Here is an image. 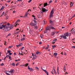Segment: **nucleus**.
Returning <instances> with one entry per match:
<instances>
[{"instance_id":"24","label":"nucleus","mask_w":75,"mask_h":75,"mask_svg":"<svg viewBox=\"0 0 75 75\" xmlns=\"http://www.w3.org/2000/svg\"><path fill=\"white\" fill-rule=\"evenodd\" d=\"M67 37V36H65V35H64V36H63V38H64V39H67V37Z\"/></svg>"},{"instance_id":"39","label":"nucleus","mask_w":75,"mask_h":75,"mask_svg":"<svg viewBox=\"0 0 75 75\" xmlns=\"http://www.w3.org/2000/svg\"><path fill=\"white\" fill-rule=\"evenodd\" d=\"M41 37L42 38H43V35H41Z\"/></svg>"},{"instance_id":"38","label":"nucleus","mask_w":75,"mask_h":75,"mask_svg":"<svg viewBox=\"0 0 75 75\" xmlns=\"http://www.w3.org/2000/svg\"><path fill=\"white\" fill-rule=\"evenodd\" d=\"M35 59V56H34L33 58L32 59V60H33L34 59Z\"/></svg>"},{"instance_id":"36","label":"nucleus","mask_w":75,"mask_h":75,"mask_svg":"<svg viewBox=\"0 0 75 75\" xmlns=\"http://www.w3.org/2000/svg\"><path fill=\"white\" fill-rule=\"evenodd\" d=\"M10 35H11V34L10 33H9L6 37H7L8 36H10Z\"/></svg>"},{"instance_id":"2","label":"nucleus","mask_w":75,"mask_h":75,"mask_svg":"<svg viewBox=\"0 0 75 75\" xmlns=\"http://www.w3.org/2000/svg\"><path fill=\"white\" fill-rule=\"evenodd\" d=\"M42 10L40 11V13H41L42 14H43V13H44V12L46 13L48 11V10L46 9L45 8H44L43 7H42Z\"/></svg>"},{"instance_id":"43","label":"nucleus","mask_w":75,"mask_h":75,"mask_svg":"<svg viewBox=\"0 0 75 75\" xmlns=\"http://www.w3.org/2000/svg\"><path fill=\"white\" fill-rule=\"evenodd\" d=\"M30 9H28V11L27 12H26V13H28L30 11Z\"/></svg>"},{"instance_id":"18","label":"nucleus","mask_w":75,"mask_h":75,"mask_svg":"<svg viewBox=\"0 0 75 75\" xmlns=\"http://www.w3.org/2000/svg\"><path fill=\"white\" fill-rule=\"evenodd\" d=\"M53 15V14H52L51 13L50 14V18H51V17H52V16H53V15Z\"/></svg>"},{"instance_id":"55","label":"nucleus","mask_w":75,"mask_h":75,"mask_svg":"<svg viewBox=\"0 0 75 75\" xmlns=\"http://www.w3.org/2000/svg\"><path fill=\"white\" fill-rule=\"evenodd\" d=\"M4 14V12H3L2 14V15H3Z\"/></svg>"},{"instance_id":"34","label":"nucleus","mask_w":75,"mask_h":75,"mask_svg":"<svg viewBox=\"0 0 75 75\" xmlns=\"http://www.w3.org/2000/svg\"><path fill=\"white\" fill-rule=\"evenodd\" d=\"M6 57V58H8V57H9V55L8 54L7 55V56Z\"/></svg>"},{"instance_id":"23","label":"nucleus","mask_w":75,"mask_h":75,"mask_svg":"<svg viewBox=\"0 0 75 75\" xmlns=\"http://www.w3.org/2000/svg\"><path fill=\"white\" fill-rule=\"evenodd\" d=\"M4 72L5 73H6V74L7 75H10V74L7 73V72H6V71H4Z\"/></svg>"},{"instance_id":"5","label":"nucleus","mask_w":75,"mask_h":75,"mask_svg":"<svg viewBox=\"0 0 75 75\" xmlns=\"http://www.w3.org/2000/svg\"><path fill=\"white\" fill-rule=\"evenodd\" d=\"M41 69L43 71H44L45 72V74H46L47 75H48V72H47V71H46V70H44L43 69V68H42V67H41Z\"/></svg>"},{"instance_id":"40","label":"nucleus","mask_w":75,"mask_h":75,"mask_svg":"<svg viewBox=\"0 0 75 75\" xmlns=\"http://www.w3.org/2000/svg\"><path fill=\"white\" fill-rule=\"evenodd\" d=\"M54 73L55 74V75H57V72L54 71Z\"/></svg>"},{"instance_id":"19","label":"nucleus","mask_w":75,"mask_h":75,"mask_svg":"<svg viewBox=\"0 0 75 75\" xmlns=\"http://www.w3.org/2000/svg\"><path fill=\"white\" fill-rule=\"evenodd\" d=\"M11 65L13 67H15V66H16V64H15L14 63H12L11 64Z\"/></svg>"},{"instance_id":"26","label":"nucleus","mask_w":75,"mask_h":75,"mask_svg":"<svg viewBox=\"0 0 75 75\" xmlns=\"http://www.w3.org/2000/svg\"><path fill=\"white\" fill-rule=\"evenodd\" d=\"M55 34V33L54 32H52V33H51V35L52 36L54 35Z\"/></svg>"},{"instance_id":"50","label":"nucleus","mask_w":75,"mask_h":75,"mask_svg":"<svg viewBox=\"0 0 75 75\" xmlns=\"http://www.w3.org/2000/svg\"><path fill=\"white\" fill-rule=\"evenodd\" d=\"M32 57H34L35 56V55H34V54L33 53H32Z\"/></svg>"},{"instance_id":"9","label":"nucleus","mask_w":75,"mask_h":75,"mask_svg":"<svg viewBox=\"0 0 75 75\" xmlns=\"http://www.w3.org/2000/svg\"><path fill=\"white\" fill-rule=\"evenodd\" d=\"M64 35L65 36V37H68L69 35L68 34V32H67L66 33H64Z\"/></svg>"},{"instance_id":"56","label":"nucleus","mask_w":75,"mask_h":75,"mask_svg":"<svg viewBox=\"0 0 75 75\" xmlns=\"http://www.w3.org/2000/svg\"><path fill=\"white\" fill-rule=\"evenodd\" d=\"M31 1H32V0H30L28 1V3H30V2H31Z\"/></svg>"},{"instance_id":"42","label":"nucleus","mask_w":75,"mask_h":75,"mask_svg":"<svg viewBox=\"0 0 75 75\" xmlns=\"http://www.w3.org/2000/svg\"><path fill=\"white\" fill-rule=\"evenodd\" d=\"M9 59H10V60L11 61V60H12V58L11 57H9Z\"/></svg>"},{"instance_id":"44","label":"nucleus","mask_w":75,"mask_h":75,"mask_svg":"<svg viewBox=\"0 0 75 75\" xmlns=\"http://www.w3.org/2000/svg\"><path fill=\"white\" fill-rule=\"evenodd\" d=\"M55 67L54 66L53 67V70H54V71H55Z\"/></svg>"},{"instance_id":"35","label":"nucleus","mask_w":75,"mask_h":75,"mask_svg":"<svg viewBox=\"0 0 75 75\" xmlns=\"http://www.w3.org/2000/svg\"><path fill=\"white\" fill-rule=\"evenodd\" d=\"M63 69H64V70H65V69H66L65 68V65L64 66Z\"/></svg>"},{"instance_id":"15","label":"nucleus","mask_w":75,"mask_h":75,"mask_svg":"<svg viewBox=\"0 0 75 75\" xmlns=\"http://www.w3.org/2000/svg\"><path fill=\"white\" fill-rule=\"evenodd\" d=\"M73 31V29H72L71 30V32H72V33H74L75 32V29H74L73 31Z\"/></svg>"},{"instance_id":"31","label":"nucleus","mask_w":75,"mask_h":75,"mask_svg":"<svg viewBox=\"0 0 75 75\" xmlns=\"http://www.w3.org/2000/svg\"><path fill=\"white\" fill-rule=\"evenodd\" d=\"M34 57H35V59H36L38 56H37V55L35 54V56Z\"/></svg>"},{"instance_id":"61","label":"nucleus","mask_w":75,"mask_h":75,"mask_svg":"<svg viewBox=\"0 0 75 75\" xmlns=\"http://www.w3.org/2000/svg\"><path fill=\"white\" fill-rule=\"evenodd\" d=\"M39 44H42V42H40L39 43Z\"/></svg>"},{"instance_id":"54","label":"nucleus","mask_w":75,"mask_h":75,"mask_svg":"<svg viewBox=\"0 0 75 75\" xmlns=\"http://www.w3.org/2000/svg\"><path fill=\"white\" fill-rule=\"evenodd\" d=\"M6 19H8V16H6Z\"/></svg>"},{"instance_id":"62","label":"nucleus","mask_w":75,"mask_h":75,"mask_svg":"<svg viewBox=\"0 0 75 75\" xmlns=\"http://www.w3.org/2000/svg\"><path fill=\"white\" fill-rule=\"evenodd\" d=\"M13 13H16V11H13Z\"/></svg>"},{"instance_id":"29","label":"nucleus","mask_w":75,"mask_h":75,"mask_svg":"<svg viewBox=\"0 0 75 75\" xmlns=\"http://www.w3.org/2000/svg\"><path fill=\"white\" fill-rule=\"evenodd\" d=\"M64 5H67V3H66L65 1H64Z\"/></svg>"},{"instance_id":"41","label":"nucleus","mask_w":75,"mask_h":75,"mask_svg":"<svg viewBox=\"0 0 75 75\" xmlns=\"http://www.w3.org/2000/svg\"><path fill=\"white\" fill-rule=\"evenodd\" d=\"M0 65H1V66H3V65H4V64H3V63H2L1 64H0Z\"/></svg>"},{"instance_id":"7","label":"nucleus","mask_w":75,"mask_h":75,"mask_svg":"<svg viewBox=\"0 0 75 75\" xmlns=\"http://www.w3.org/2000/svg\"><path fill=\"white\" fill-rule=\"evenodd\" d=\"M50 27L49 26H47V28H46L45 29V31H46V32H48L47 31H49V30H50Z\"/></svg>"},{"instance_id":"46","label":"nucleus","mask_w":75,"mask_h":75,"mask_svg":"<svg viewBox=\"0 0 75 75\" xmlns=\"http://www.w3.org/2000/svg\"><path fill=\"white\" fill-rule=\"evenodd\" d=\"M49 48V47H46L45 49V50H47V49H48V48Z\"/></svg>"},{"instance_id":"53","label":"nucleus","mask_w":75,"mask_h":75,"mask_svg":"<svg viewBox=\"0 0 75 75\" xmlns=\"http://www.w3.org/2000/svg\"><path fill=\"white\" fill-rule=\"evenodd\" d=\"M57 40V39H55L53 41H56Z\"/></svg>"},{"instance_id":"10","label":"nucleus","mask_w":75,"mask_h":75,"mask_svg":"<svg viewBox=\"0 0 75 75\" xmlns=\"http://www.w3.org/2000/svg\"><path fill=\"white\" fill-rule=\"evenodd\" d=\"M22 45H23V44L21 43L18 45H16V47H21V46H22Z\"/></svg>"},{"instance_id":"27","label":"nucleus","mask_w":75,"mask_h":75,"mask_svg":"<svg viewBox=\"0 0 75 75\" xmlns=\"http://www.w3.org/2000/svg\"><path fill=\"white\" fill-rule=\"evenodd\" d=\"M28 63H26L25 64V67H27V66H28Z\"/></svg>"},{"instance_id":"32","label":"nucleus","mask_w":75,"mask_h":75,"mask_svg":"<svg viewBox=\"0 0 75 75\" xmlns=\"http://www.w3.org/2000/svg\"><path fill=\"white\" fill-rule=\"evenodd\" d=\"M38 16V18H41V16H40V15H39Z\"/></svg>"},{"instance_id":"12","label":"nucleus","mask_w":75,"mask_h":75,"mask_svg":"<svg viewBox=\"0 0 75 75\" xmlns=\"http://www.w3.org/2000/svg\"><path fill=\"white\" fill-rule=\"evenodd\" d=\"M48 5V4H47V3H45L44 4V7H45L46 6H47V5Z\"/></svg>"},{"instance_id":"21","label":"nucleus","mask_w":75,"mask_h":75,"mask_svg":"<svg viewBox=\"0 0 75 75\" xmlns=\"http://www.w3.org/2000/svg\"><path fill=\"white\" fill-rule=\"evenodd\" d=\"M70 6V7H71V6H73V4H72V2H71V3Z\"/></svg>"},{"instance_id":"14","label":"nucleus","mask_w":75,"mask_h":75,"mask_svg":"<svg viewBox=\"0 0 75 75\" xmlns=\"http://www.w3.org/2000/svg\"><path fill=\"white\" fill-rule=\"evenodd\" d=\"M36 54L40 55V54H41V52H39L38 51H37L36 52Z\"/></svg>"},{"instance_id":"6","label":"nucleus","mask_w":75,"mask_h":75,"mask_svg":"<svg viewBox=\"0 0 75 75\" xmlns=\"http://www.w3.org/2000/svg\"><path fill=\"white\" fill-rule=\"evenodd\" d=\"M20 22V20L19 19L18 20L16 21V22L14 24V25L15 27H17V22Z\"/></svg>"},{"instance_id":"3","label":"nucleus","mask_w":75,"mask_h":75,"mask_svg":"<svg viewBox=\"0 0 75 75\" xmlns=\"http://www.w3.org/2000/svg\"><path fill=\"white\" fill-rule=\"evenodd\" d=\"M14 27V26H13V25H12L11 27H10V26H9L8 27V28H7V29L5 30H4V31H10V30H11V29H12V28H13Z\"/></svg>"},{"instance_id":"57","label":"nucleus","mask_w":75,"mask_h":75,"mask_svg":"<svg viewBox=\"0 0 75 75\" xmlns=\"http://www.w3.org/2000/svg\"><path fill=\"white\" fill-rule=\"evenodd\" d=\"M22 39L23 40H25V38L24 37H23Z\"/></svg>"},{"instance_id":"60","label":"nucleus","mask_w":75,"mask_h":75,"mask_svg":"<svg viewBox=\"0 0 75 75\" xmlns=\"http://www.w3.org/2000/svg\"><path fill=\"white\" fill-rule=\"evenodd\" d=\"M6 2L7 3H10V0L8 1H7Z\"/></svg>"},{"instance_id":"1","label":"nucleus","mask_w":75,"mask_h":75,"mask_svg":"<svg viewBox=\"0 0 75 75\" xmlns=\"http://www.w3.org/2000/svg\"><path fill=\"white\" fill-rule=\"evenodd\" d=\"M10 25V23H7V24L4 25H2V26L3 27V28H4L3 29V31H5V30H6L7 28H8L9 27V26Z\"/></svg>"},{"instance_id":"59","label":"nucleus","mask_w":75,"mask_h":75,"mask_svg":"<svg viewBox=\"0 0 75 75\" xmlns=\"http://www.w3.org/2000/svg\"><path fill=\"white\" fill-rule=\"evenodd\" d=\"M14 55H16V53L14 52Z\"/></svg>"},{"instance_id":"45","label":"nucleus","mask_w":75,"mask_h":75,"mask_svg":"<svg viewBox=\"0 0 75 75\" xmlns=\"http://www.w3.org/2000/svg\"><path fill=\"white\" fill-rule=\"evenodd\" d=\"M24 47H23L21 49V50H23V49H24Z\"/></svg>"},{"instance_id":"8","label":"nucleus","mask_w":75,"mask_h":75,"mask_svg":"<svg viewBox=\"0 0 75 75\" xmlns=\"http://www.w3.org/2000/svg\"><path fill=\"white\" fill-rule=\"evenodd\" d=\"M28 69H29V70H30V72H31V71H34V70L32 68H30V66H28Z\"/></svg>"},{"instance_id":"11","label":"nucleus","mask_w":75,"mask_h":75,"mask_svg":"<svg viewBox=\"0 0 75 75\" xmlns=\"http://www.w3.org/2000/svg\"><path fill=\"white\" fill-rule=\"evenodd\" d=\"M13 72H14V69H11L10 71H9V72H10L11 73H13Z\"/></svg>"},{"instance_id":"48","label":"nucleus","mask_w":75,"mask_h":75,"mask_svg":"<svg viewBox=\"0 0 75 75\" xmlns=\"http://www.w3.org/2000/svg\"><path fill=\"white\" fill-rule=\"evenodd\" d=\"M18 64H19V63H17L16 64V66H18Z\"/></svg>"},{"instance_id":"33","label":"nucleus","mask_w":75,"mask_h":75,"mask_svg":"<svg viewBox=\"0 0 75 75\" xmlns=\"http://www.w3.org/2000/svg\"><path fill=\"white\" fill-rule=\"evenodd\" d=\"M74 16H73V17H71V18L69 19V21H70V20H71V19H72V18H74Z\"/></svg>"},{"instance_id":"30","label":"nucleus","mask_w":75,"mask_h":75,"mask_svg":"<svg viewBox=\"0 0 75 75\" xmlns=\"http://www.w3.org/2000/svg\"><path fill=\"white\" fill-rule=\"evenodd\" d=\"M4 8V6H3L1 9V10H3Z\"/></svg>"},{"instance_id":"49","label":"nucleus","mask_w":75,"mask_h":75,"mask_svg":"<svg viewBox=\"0 0 75 75\" xmlns=\"http://www.w3.org/2000/svg\"><path fill=\"white\" fill-rule=\"evenodd\" d=\"M12 54L11 53H9V55H12Z\"/></svg>"},{"instance_id":"13","label":"nucleus","mask_w":75,"mask_h":75,"mask_svg":"<svg viewBox=\"0 0 75 75\" xmlns=\"http://www.w3.org/2000/svg\"><path fill=\"white\" fill-rule=\"evenodd\" d=\"M50 14H54V9H52L51 11Z\"/></svg>"},{"instance_id":"25","label":"nucleus","mask_w":75,"mask_h":75,"mask_svg":"<svg viewBox=\"0 0 75 75\" xmlns=\"http://www.w3.org/2000/svg\"><path fill=\"white\" fill-rule=\"evenodd\" d=\"M7 52H8V53L9 54L10 53V52H11V50H7Z\"/></svg>"},{"instance_id":"22","label":"nucleus","mask_w":75,"mask_h":75,"mask_svg":"<svg viewBox=\"0 0 75 75\" xmlns=\"http://www.w3.org/2000/svg\"><path fill=\"white\" fill-rule=\"evenodd\" d=\"M35 68L36 69V70H37L38 71V70H39V68H38L37 67H35Z\"/></svg>"},{"instance_id":"4","label":"nucleus","mask_w":75,"mask_h":75,"mask_svg":"<svg viewBox=\"0 0 75 75\" xmlns=\"http://www.w3.org/2000/svg\"><path fill=\"white\" fill-rule=\"evenodd\" d=\"M33 21L34 22V23H31L30 24V25H31V26H35V25H37V21L35 20H33Z\"/></svg>"},{"instance_id":"28","label":"nucleus","mask_w":75,"mask_h":75,"mask_svg":"<svg viewBox=\"0 0 75 75\" xmlns=\"http://www.w3.org/2000/svg\"><path fill=\"white\" fill-rule=\"evenodd\" d=\"M54 55H55V56H56L57 55V53H54Z\"/></svg>"},{"instance_id":"47","label":"nucleus","mask_w":75,"mask_h":75,"mask_svg":"<svg viewBox=\"0 0 75 75\" xmlns=\"http://www.w3.org/2000/svg\"><path fill=\"white\" fill-rule=\"evenodd\" d=\"M71 47L72 48H75V46H72Z\"/></svg>"},{"instance_id":"51","label":"nucleus","mask_w":75,"mask_h":75,"mask_svg":"<svg viewBox=\"0 0 75 75\" xmlns=\"http://www.w3.org/2000/svg\"><path fill=\"white\" fill-rule=\"evenodd\" d=\"M51 3H52V0L50 1L49 2V4Z\"/></svg>"},{"instance_id":"52","label":"nucleus","mask_w":75,"mask_h":75,"mask_svg":"<svg viewBox=\"0 0 75 75\" xmlns=\"http://www.w3.org/2000/svg\"><path fill=\"white\" fill-rule=\"evenodd\" d=\"M3 26H1V27H0V29H3Z\"/></svg>"},{"instance_id":"64","label":"nucleus","mask_w":75,"mask_h":75,"mask_svg":"<svg viewBox=\"0 0 75 75\" xmlns=\"http://www.w3.org/2000/svg\"><path fill=\"white\" fill-rule=\"evenodd\" d=\"M60 37H61V38H62V37H63V35H60Z\"/></svg>"},{"instance_id":"17","label":"nucleus","mask_w":75,"mask_h":75,"mask_svg":"<svg viewBox=\"0 0 75 75\" xmlns=\"http://www.w3.org/2000/svg\"><path fill=\"white\" fill-rule=\"evenodd\" d=\"M49 23H50V24H52L53 23V22L50 19L49 21Z\"/></svg>"},{"instance_id":"58","label":"nucleus","mask_w":75,"mask_h":75,"mask_svg":"<svg viewBox=\"0 0 75 75\" xmlns=\"http://www.w3.org/2000/svg\"><path fill=\"white\" fill-rule=\"evenodd\" d=\"M19 53L18 54V55H21V53H20V51L19 52Z\"/></svg>"},{"instance_id":"63","label":"nucleus","mask_w":75,"mask_h":75,"mask_svg":"<svg viewBox=\"0 0 75 75\" xmlns=\"http://www.w3.org/2000/svg\"><path fill=\"white\" fill-rule=\"evenodd\" d=\"M42 30V29H39V31H41V30Z\"/></svg>"},{"instance_id":"16","label":"nucleus","mask_w":75,"mask_h":75,"mask_svg":"<svg viewBox=\"0 0 75 75\" xmlns=\"http://www.w3.org/2000/svg\"><path fill=\"white\" fill-rule=\"evenodd\" d=\"M28 15V13H26V14L24 16V17H27V15Z\"/></svg>"},{"instance_id":"37","label":"nucleus","mask_w":75,"mask_h":75,"mask_svg":"<svg viewBox=\"0 0 75 75\" xmlns=\"http://www.w3.org/2000/svg\"><path fill=\"white\" fill-rule=\"evenodd\" d=\"M58 68H59V67H57V73H58V74H59V72H58Z\"/></svg>"},{"instance_id":"20","label":"nucleus","mask_w":75,"mask_h":75,"mask_svg":"<svg viewBox=\"0 0 75 75\" xmlns=\"http://www.w3.org/2000/svg\"><path fill=\"white\" fill-rule=\"evenodd\" d=\"M51 29H53V30H55V28L54 27H53L52 26H51Z\"/></svg>"}]
</instances>
